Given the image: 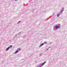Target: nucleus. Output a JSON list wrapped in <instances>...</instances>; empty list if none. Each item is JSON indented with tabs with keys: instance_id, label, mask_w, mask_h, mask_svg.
Masks as SVG:
<instances>
[{
	"instance_id": "obj_18",
	"label": "nucleus",
	"mask_w": 67,
	"mask_h": 67,
	"mask_svg": "<svg viewBox=\"0 0 67 67\" xmlns=\"http://www.w3.org/2000/svg\"><path fill=\"white\" fill-rule=\"evenodd\" d=\"M51 48V47H49V48Z\"/></svg>"
},
{
	"instance_id": "obj_19",
	"label": "nucleus",
	"mask_w": 67,
	"mask_h": 67,
	"mask_svg": "<svg viewBox=\"0 0 67 67\" xmlns=\"http://www.w3.org/2000/svg\"><path fill=\"white\" fill-rule=\"evenodd\" d=\"M18 0H15V1H17Z\"/></svg>"
},
{
	"instance_id": "obj_17",
	"label": "nucleus",
	"mask_w": 67,
	"mask_h": 67,
	"mask_svg": "<svg viewBox=\"0 0 67 67\" xmlns=\"http://www.w3.org/2000/svg\"><path fill=\"white\" fill-rule=\"evenodd\" d=\"M19 23H20V21L18 22Z\"/></svg>"
},
{
	"instance_id": "obj_4",
	"label": "nucleus",
	"mask_w": 67,
	"mask_h": 67,
	"mask_svg": "<svg viewBox=\"0 0 67 67\" xmlns=\"http://www.w3.org/2000/svg\"><path fill=\"white\" fill-rule=\"evenodd\" d=\"M10 47H9L7 48L6 49V51H8V49H10Z\"/></svg>"
},
{
	"instance_id": "obj_14",
	"label": "nucleus",
	"mask_w": 67,
	"mask_h": 67,
	"mask_svg": "<svg viewBox=\"0 0 67 67\" xmlns=\"http://www.w3.org/2000/svg\"><path fill=\"white\" fill-rule=\"evenodd\" d=\"M52 43H53L52 42H51V43H50L49 44H50V45H51V44H52Z\"/></svg>"
},
{
	"instance_id": "obj_15",
	"label": "nucleus",
	"mask_w": 67,
	"mask_h": 67,
	"mask_svg": "<svg viewBox=\"0 0 67 67\" xmlns=\"http://www.w3.org/2000/svg\"><path fill=\"white\" fill-rule=\"evenodd\" d=\"M15 36V37H17V35H16Z\"/></svg>"
},
{
	"instance_id": "obj_16",
	"label": "nucleus",
	"mask_w": 67,
	"mask_h": 67,
	"mask_svg": "<svg viewBox=\"0 0 67 67\" xmlns=\"http://www.w3.org/2000/svg\"><path fill=\"white\" fill-rule=\"evenodd\" d=\"M25 38V36H24L23 37V38Z\"/></svg>"
},
{
	"instance_id": "obj_12",
	"label": "nucleus",
	"mask_w": 67,
	"mask_h": 67,
	"mask_svg": "<svg viewBox=\"0 0 67 67\" xmlns=\"http://www.w3.org/2000/svg\"><path fill=\"white\" fill-rule=\"evenodd\" d=\"M48 49H46V51H48Z\"/></svg>"
},
{
	"instance_id": "obj_13",
	"label": "nucleus",
	"mask_w": 67,
	"mask_h": 67,
	"mask_svg": "<svg viewBox=\"0 0 67 67\" xmlns=\"http://www.w3.org/2000/svg\"><path fill=\"white\" fill-rule=\"evenodd\" d=\"M40 67V65H37V67Z\"/></svg>"
},
{
	"instance_id": "obj_11",
	"label": "nucleus",
	"mask_w": 67,
	"mask_h": 67,
	"mask_svg": "<svg viewBox=\"0 0 67 67\" xmlns=\"http://www.w3.org/2000/svg\"><path fill=\"white\" fill-rule=\"evenodd\" d=\"M42 54H40V55H39V56H41V55H42Z\"/></svg>"
},
{
	"instance_id": "obj_6",
	"label": "nucleus",
	"mask_w": 67,
	"mask_h": 67,
	"mask_svg": "<svg viewBox=\"0 0 67 67\" xmlns=\"http://www.w3.org/2000/svg\"><path fill=\"white\" fill-rule=\"evenodd\" d=\"M18 52H19V51H18V50H17L16 51V52H15V54H16V53H17Z\"/></svg>"
},
{
	"instance_id": "obj_10",
	"label": "nucleus",
	"mask_w": 67,
	"mask_h": 67,
	"mask_svg": "<svg viewBox=\"0 0 67 67\" xmlns=\"http://www.w3.org/2000/svg\"><path fill=\"white\" fill-rule=\"evenodd\" d=\"M12 45H10V48H12Z\"/></svg>"
},
{
	"instance_id": "obj_7",
	"label": "nucleus",
	"mask_w": 67,
	"mask_h": 67,
	"mask_svg": "<svg viewBox=\"0 0 67 67\" xmlns=\"http://www.w3.org/2000/svg\"><path fill=\"white\" fill-rule=\"evenodd\" d=\"M59 15H60V14H57V16H58V17L59 16Z\"/></svg>"
},
{
	"instance_id": "obj_5",
	"label": "nucleus",
	"mask_w": 67,
	"mask_h": 67,
	"mask_svg": "<svg viewBox=\"0 0 67 67\" xmlns=\"http://www.w3.org/2000/svg\"><path fill=\"white\" fill-rule=\"evenodd\" d=\"M44 43H42L40 45V46L39 47H41L42 46H43V45H44Z\"/></svg>"
},
{
	"instance_id": "obj_8",
	"label": "nucleus",
	"mask_w": 67,
	"mask_h": 67,
	"mask_svg": "<svg viewBox=\"0 0 67 67\" xmlns=\"http://www.w3.org/2000/svg\"><path fill=\"white\" fill-rule=\"evenodd\" d=\"M21 50V49L20 48H18L17 49V51H20Z\"/></svg>"
},
{
	"instance_id": "obj_9",
	"label": "nucleus",
	"mask_w": 67,
	"mask_h": 67,
	"mask_svg": "<svg viewBox=\"0 0 67 67\" xmlns=\"http://www.w3.org/2000/svg\"><path fill=\"white\" fill-rule=\"evenodd\" d=\"M44 44H47V42H46V41L44 42Z\"/></svg>"
},
{
	"instance_id": "obj_2",
	"label": "nucleus",
	"mask_w": 67,
	"mask_h": 67,
	"mask_svg": "<svg viewBox=\"0 0 67 67\" xmlns=\"http://www.w3.org/2000/svg\"><path fill=\"white\" fill-rule=\"evenodd\" d=\"M46 62L45 61L43 63H41L39 65H40L39 66H40V67H41L43 66L46 63Z\"/></svg>"
},
{
	"instance_id": "obj_1",
	"label": "nucleus",
	"mask_w": 67,
	"mask_h": 67,
	"mask_svg": "<svg viewBox=\"0 0 67 67\" xmlns=\"http://www.w3.org/2000/svg\"><path fill=\"white\" fill-rule=\"evenodd\" d=\"M58 29H60V26H59L56 25L54 27V30H57Z\"/></svg>"
},
{
	"instance_id": "obj_3",
	"label": "nucleus",
	"mask_w": 67,
	"mask_h": 67,
	"mask_svg": "<svg viewBox=\"0 0 67 67\" xmlns=\"http://www.w3.org/2000/svg\"><path fill=\"white\" fill-rule=\"evenodd\" d=\"M63 11H64V8H63L62 9V10H61V11L60 12V13H61V14H62V12H63Z\"/></svg>"
}]
</instances>
